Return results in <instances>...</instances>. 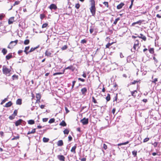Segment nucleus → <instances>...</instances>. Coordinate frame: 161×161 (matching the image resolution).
I'll return each mask as SVG.
<instances>
[{"label": "nucleus", "instance_id": "ddd939ff", "mask_svg": "<svg viewBox=\"0 0 161 161\" xmlns=\"http://www.w3.org/2000/svg\"><path fill=\"white\" fill-rule=\"evenodd\" d=\"M75 68L73 67L72 65H70L65 68V69H69L73 71L75 70Z\"/></svg>", "mask_w": 161, "mask_h": 161}, {"label": "nucleus", "instance_id": "423d86ee", "mask_svg": "<svg viewBox=\"0 0 161 161\" xmlns=\"http://www.w3.org/2000/svg\"><path fill=\"white\" fill-rule=\"evenodd\" d=\"M87 92V89L86 87H84L81 89V92L82 95L85 96L86 95Z\"/></svg>", "mask_w": 161, "mask_h": 161}, {"label": "nucleus", "instance_id": "473e14b6", "mask_svg": "<svg viewBox=\"0 0 161 161\" xmlns=\"http://www.w3.org/2000/svg\"><path fill=\"white\" fill-rule=\"evenodd\" d=\"M38 47V46L37 47H32L31 49L29 51V53H31V52L33 51L36 49H37Z\"/></svg>", "mask_w": 161, "mask_h": 161}, {"label": "nucleus", "instance_id": "2eb2a0df", "mask_svg": "<svg viewBox=\"0 0 161 161\" xmlns=\"http://www.w3.org/2000/svg\"><path fill=\"white\" fill-rule=\"evenodd\" d=\"M14 21V17H11L8 20V23L9 24H12Z\"/></svg>", "mask_w": 161, "mask_h": 161}, {"label": "nucleus", "instance_id": "6ab92c4d", "mask_svg": "<svg viewBox=\"0 0 161 161\" xmlns=\"http://www.w3.org/2000/svg\"><path fill=\"white\" fill-rule=\"evenodd\" d=\"M57 8V6L54 4H51V9H53L55 10H56Z\"/></svg>", "mask_w": 161, "mask_h": 161}, {"label": "nucleus", "instance_id": "a878e982", "mask_svg": "<svg viewBox=\"0 0 161 161\" xmlns=\"http://www.w3.org/2000/svg\"><path fill=\"white\" fill-rule=\"evenodd\" d=\"M106 99L107 102L109 101L110 100V95L109 94H108L107 96L106 97Z\"/></svg>", "mask_w": 161, "mask_h": 161}, {"label": "nucleus", "instance_id": "4d7b16f0", "mask_svg": "<svg viewBox=\"0 0 161 161\" xmlns=\"http://www.w3.org/2000/svg\"><path fill=\"white\" fill-rule=\"evenodd\" d=\"M110 46V43H108L106 45V48H109V47Z\"/></svg>", "mask_w": 161, "mask_h": 161}, {"label": "nucleus", "instance_id": "39448f33", "mask_svg": "<svg viewBox=\"0 0 161 161\" xmlns=\"http://www.w3.org/2000/svg\"><path fill=\"white\" fill-rule=\"evenodd\" d=\"M80 122L82 123L83 125H86L88 123V119L84 118L80 120Z\"/></svg>", "mask_w": 161, "mask_h": 161}, {"label": "nucleus", "instance_id": "6e6552de", "mask_svg": "<svg viewBox=\"0 0 161 161\" xmlns=\"http://www.w3.org/2000/svg\"><path fill=\"white\" fill-rule=\"evenodd\" d=\"M77 147V144H75V146L73 147L71 149V152L75 154L76 153L75 150Z\"/></svg>", "mask_w": 161, "mask_h": 161}, {"label": "nucleus", "instance_id": "7c9ffc66", "mask_svg": "<svg viewBox=\"0 0 161 161\" xmlns=\"http://www.w3.org/2000/svg\"><path fill=\"white\" fill-rule=\"evenodd\" d=\"M137 151H133L132 152V155H133L134 157H136L137 156Z\"/></svg>", "mask_w": 161, "mask_h": 161}, {"label": "nucleus", "instance_id": "f8f14e48", "mask_svg": "<svg viewBox=\"0 0 161 161\" xmlns=\"http://www.w3.org/2000/svg\"><path fill=\"white\" fill-rule=\"evenodd\" d=\"M23 121V120L21 119H19L15 122V125L17 126L21 124V122Z\"/></svg>", "mask_w": 161, "mask_h": 161}, {"label": "nucleus", "instance_id": "864d4df0", "mask_svg": "<svg viewBox=\"0 0 161 161\" xmlns=\"http://www.w3.org/2000/svg\"><path fill=\"white\" fill-rule=\"evenodd\" d=\"M78 80H80L82 82H84L85 81V80L83 79H82V78H78Z\"/></svg>", "mask_w": 161, "mask_h": 161}, {"label": "nucleus", "instance_id": "1a4fd4ad", "mask_svg": "<svg viewBox=\"0 0 161 161\" xmlns=\"http://www.w3.org/2000/svg\"><path fill=\"white\" fill-rule=\"evenodd\" d=\"M130 92L131 95L134 97H136L138 92L136 90L131 91Z\"/></svg>", "mask_w": 161, "mask_h": 161}, {"label": "nucleus", "instance_id": "c9c22d12", "mask_svg": "<svg viewBox=\"0 0 161 161\" xmlns=\"http://www.w3.org/2000/svg\"><path fill=\"white\" fill-rule=\"evenodd\" d=\"M19 135H17V136H14V137L11 139L12 140H14L18 139L19 138Z\"/></svg>", "mask_w": 161, "mask_h": 161}, {"label": "nucleus", "instance_id": "13d9d810", "mask_svg": "<svg viewBox=\"0 0 161 161\" xmlns=\"http://www.w3.org/2000/svg\"><path fill=\"white\" fill-rule=\"evenodd\" d=\"M75 82H76V81L75 80L73 81H72V88H74Z\"/></svg>", "mask_w": 161, "mask_h": 161}, {"label": "nucleus", "instance_id": "2f4dec72", "mask_svg": "<svg viewBox=\"0 0 161 161\" xmlns=\"http://www.w3.org/2000/svg\"><path fill=\"white\" fill-rule=\"evenodd\" d=\"M69 130L67 129H65L64 130V133L65 134H68L69 133Z\"/></svg>", "mask_w": 161, "mask_h": 161}, {"label": "nucleus", "instance_id": "9d476101", "mask_svg": "<svg viewBox=\"0 0 161 161\" xmlns=\"http://www.w3.org/2000/svg\"><path fill=\"white\" fill-rule=\"evenodd\" d=\"M36 102L39 101L40 102V99L41 98V95L40 93H36Z\"/></svg>", "mask_w": 161, "mask_h": 161}, {"label": "nucleus", "instance_id": "de8ad7c7", "mask_svg": "<svg viewBox=\"0 0 161 161\" xmlns=\"http://www.w3.org/2000/svg\"><path fill=\"white\" fill-rule=\"evenodd\" d=\"M149 140V138H148V137L144 139V140L143 141V142H148Z\"/></svg>", "mask_w": 161, "mask_h": 161}, {"label": "nucleus", "instance_id": "8fccbe9b", "mask_svg": "<svg viewBox=\"0 0 161 161\" xmlns=\"http://www.w3.org/2000/svg\"><path fill=\"white\" fill-rule=\"evenodd\" d=\"M158 144V142H155L153 143V145L154 147H157Z\"/></svg>", "mask_w": 161, "mask_h": 161}, {"label": "nucleus", "instance_id": "c756f323", "mask_svg": "<svg viewBox=\"0 0 161 161\" xmlns=\"http://www.w3.org/2000/svg\"><path fill=\"white\" fill-rule=\"evenodd\" d=\"M29 48H30L29 46L26 47L25 48L24 52L26 54H27L29 53L27 52V51H28L29 49Z\"/></svg>", "mask_w": 161, "mask_h": 161}, {"label": "nucleus", "instance_id": "5701e85b", "mask_svg": "<svg viewBox=\"0 0 161 161\" xmlns=\"http://www.w3.org/2000/svg\"><path fill=\"white\" fill-rule=\"evenodd\" d=\"M129 142V141H127L125 142L122 143H120L118 144V146H120L122 145H125L126 144H128Z\"/></svg>", "mask_w": 161, "mask_h": 161}, {"label": "nucleus", "instance_id": "338daca9", "mask_svg": "<svg viewBox=\"0 0 161 161\" xmlns=\"http://www.w3.org/2000/svg\"><path fill=\"white\" fill-rule=\"evenodd\" d=\"M115 111H116V109L115 108H114L112 110V112L114 114Z\"/></svg>", "mask_w": 161, "mask_h": 161}, {"label": "nucleus", "instance_id": "0e129e2a", "mask_svg": "<svg viewBox=\"0 0 161 161\" xmlns=\"http://www.w3.org/2000/svg\"><path fill=\"white\" fill-rule=\"evenodd\" d=\"M65 109L66 111V113H68L69 112V111L68 110V109L67 107H65Z\"/></svg>", "mask_w": 161, "mask_h": 161}, {"label": "nucleus", "instance_id": "3c124183", "mask_svg": "<svg viewBox=\"0 0 161 161\" xmlns=\"http://www.w3.org/2000/svg\"><path fill=\"white\" fill-rule=\"evenodd\" d=\"M103 147L105 150H106L107 149V146L106 144H103Z\"/></svg>", "mask_w": 161, "mask_h": 161}, {"label": "nucleus", "instance_id": "58836bf2", "mask_svg": "<svg viewBox=\"0 0 161 161\" xmlns=\"http://www.w3.org/2000/svg\"><path fill=\"white\" fill-rule=\"evenodd\" d=\"M92 101L94 103H97V102L96 101V99H95L94 97L93 96L92 97Z\"/></svg>", "mask_w": 161, "mask_h": 161}, {"label": "nucleus", "instance_id": "37998d69", "mask_svg": "<svg viewBox=\"0 0 161 161\" xmlns=\"http://www.w3.org/2000/svg\"><path fill=\"white\" fill-rule=\"evenodd\" d=\"M103 4L107 7L108 8L109 7L108 3V2H104L103 3Z\"/></svg>", "mask_w": 161, "mask_h": 161}, {"label": "nucleus", "instance_id": "a19ab883", "mask_svg": "<svg viewBox=\"0 0 161 161\" xmlns=\"http://www.w3.org/2000/svg\"><path fill=\"white\" fill-rule=\"evenodd\" d=\"M8 101V98H5L4 99H3L2 102L1 103V104L2 105L3 103H5L6 101Z\"/></svg>", "mask_w": 161, "mask_h": 161}, {"label": "nucleus", "instance_id": "a18cd8bd", "mask_svg": "<svg viewBox=\"0 0 161 161\" xmlns=\"http://www.w3.org/2000/svg\"><path fill=\"white\" fill-rule=\"evenodd\" d=\"M87 42V41L85 39L81 40L80 43L82 44L86 43Z\"/></svg>", "mask_w": 161, "mask_h": 161}, {"label": "nucleus", "instance_id": "393cba45", "mask_svg": "<svg viewBox=\"0 0 161 161\" xmlns=\"http://www.w3.org/2000/svg\"><path fill=\"white\" fill-rule=\"evenodd\" d=\"M28 124L30 125H33L35 123V121L31 119L28 121Z\"/></svg>", "mask_w": 161, "mask_h": 161}, {"label": "nucleus", "instance_id": "0eeeda50", "mask_svg": "<svg viewBox=\"0 0 161 161\" xmlns=\"http://www.w3.org/2000/svg\"><path fill=\"white\" fill-rule=\"evenodd\" d=\"M58 159L60 161H65V157L63 155H58Z\"/></svg>", "mask_w": 161, "mask_h": 161}, {"label": "nucleus", "instance_id": "f03ea898", "mask_svg": "<svg viewBox=\"0 0 161 161\" xmlns=\"http://www.w3.org/2000/svg\"><path fill=\"white\" fill-rule=\"evenodd\" d=\"M18 41L16 40L14 41H11L8 46V48L11 49L15 46L17 43Z\"/></svg>", "mask_w": 161, "mask_h": 161}, {"label": "nucleus", "instance_id": "c85d7f7f", "mask_svg": "<svg viewBox=\"0 0 161 161\" xmlns=\"http://www.w3.org/2000/svg\"><path fill=\"white\" fill-rule=\"evenodd\" d=\"M149 52L150 53L153 54L154 53V49L153 48H151L149 49Z\"/></svg>", "mask_w": 161, "mask_h": 161}, {"label": "nucleus", "instance_id": "09e8293b", "mask_svg": "<svg viewBox=\"0 0 161 161\" xmlns=\"http://www.w3.org/2000/svg\"><path fill=\"white\" fill-rule=\"evenodd\" d=\"M17 109H15L14 112L13 114L14 116H16L17 115Z\"/></svg>", "mask_w": 161, "mask_h": 161}, {"label": "nucleus", "instance_id": "6e6d98bb", "mask_svg": "<svg viewBox=\"0 0 161 161\" xmlns=\"http://www.w3.org/2000/svg\"><path fill=\"white\" fill-rule=\"evenodd\" d=\"M45 17V15L43 14H42L40 15V18L41 19H43L44 17Z\"/></svg>", "mask_w": 161, "mask_h": 161}, {"label": "nucleus", "instance_id": "aec40b11", "mask_svg": "<svg viewBox=\"0 0 161 161\" xmlns=\"http://www.w3.org/2000/svg\"><path fill=\"white\" fill-rule=\"evenodd\" d=\"M90 2L91 3V6H95V0H90Z\"/></svg>", "mask_w": 161, "mask_h": 161}, {"label": "nucleus", "instance_id": "20e7f679", "mask_svg": "<svg viewBox=\"0 0 161 161\" xmlns=\"http://www.w3.org/2000/svg\"><path fill=\"white\" fill-rule=\"evenodd\" d=\"M90 12L93 16H95L96 14V8L95 6H91L90 8Z\"/></svg>", "mask_w": 161, "mask_h": 161}, {"label": "nucleus", "instance_id": "603ef678", "mask_svg": "<svg viewBox=\"0 0 161 161\" xmlns=\"http://www.w3.org/2000/svg\"><path fill=\"white\" fill-rule=\"evenodd\" d=\"M19 3V1H15L14 3V4L13 5V6H15V5H18Z\"/></svg>", "mask_w": 161, "mask_h": 161}, {"label": "nucleus", "instance_id": "4c0bfd02", "mask_svg": "<svg viewBox=\"0 0 161 161\" xmlns=\"http://www.w3.org/2000/svg\"><path fill=\"white\" fill-rule=\"evenodd\" d=\"M140 80H139L138 81L135 80L133 82H131L130 83V84L131 85L135 84L136 83H138L139 82H140Z\"/></svg>", "mask_w": 161, "mask_h": 161}, {"label": "nucleus", "instance_id": "c03bdc74", "mask_svg": "<svg viewBox=\"0 0 161 161\" xmlns=\"http://www.w3.org/2000/svg\"><path fill=\"white\" fill-rule=\"evenodd\" d=\"M80 7V5L79 3H77L75 5V8H76L77 9H79Z\"/></svg>", "mask_w": 161, "mask_h": 161}, {"label": "nucleus", "instance_id": "9b49d317", "mask_svg": "<svg viewBox=\"0 0 161 161\" xmlns=\"http://www.w3.org/2000/svg\"><path fill=\"white\" fill-rule=\"evenodd\" d=\"M140 36H138V37L142 39L144 41H145L147 40L146 37L142 34H140Z\"/></svg>", "mask_w": 161, "mask_h": 161}, {"label": "nucleus", "instance_id": "49530a36", "mask_svg": "<svg viewBox=\"0 0 161 161\" xmlns=\"http://www.w3.org/2000/svg\"><path fill=\"white\" fill-rule=\"evenodd\" d=\"M15 117V116H14V115L12 114V115L9 116V119H10L11 120H12V119H14V118Z\"/></svg>", "mask_w": 161, "mask_h": 161}, {"label": "nucleus", "instance_id": "774afa93", "mask_svg": "<svg viewBox=\"0 0 161 161\" xmlns=\"http://www.w3.org/2000/svg\"><path fill=\"white\" fill-rule=\"evenodd\" d=\"M81 161H86V158H83L80 159Z\"/></svg>", "mask_w": 161, "mask_h": 161}, {"label": "nucleus", "instance_id": "4468645a", "mask_svg": "<svg viewBox=\"0 0 161 161\" xmlns=\"http://www.w3.org/2000/svg\"><path fill=\"white\" fill-rule=\"evenodd\" d=\"M124 5L125 4L124 3H121L117 6V8L118 9H120L122 8Z\"/></svg>", "mask_w": 161, "mask_h": 161}, {"label": "nucleus", "instance_id": "412c9836", "mask_svg": "<svg viewBox=\"0 0 161 161\" xmlns=\"http://www.w3.org/2000/svg\"><path fill=\"white\" fill-rule=\"evenodd\" d=\"M12 57V55L11 53H9L6 56V58L7 60H9Z\"/></svg>", "mask_w": 161, "mask_h": 161}, {"label": "nucleus", "instance_id": "5fc2aeb1", "mask_svg": "<svg viewBox=\"0 0 161 161\" xmlns=\"http://www.w3.org/2000/svg\"><path fill=\"white\" fill-rule=\"evenodd\" d=\"M47 25V23H45L43 24L42 26V28H44L46 27Z\"/></svg>", "mask_w": 161, "mask_h": 161}, {"label": "nucleus", "instance_id": "a211bd4d", "mask_svg": "<svg viewBox=\"0 0 161 161\" xmlns=\"http://www.w3.org/2000/svg\"><path fill=\"white\" fill-rule=\"evenodd\" d=\"M66 124L64 120H62L61 122L59 124V125L64 127L66 126Z\"/></svg>", "mask_w": 161, "mask_h": 161}, {"label": "nucleus", "instance_id": "052dcab7", "mask_svg": "<svg viewBox=\"0 0 161 161\" xmlns=\"http://www.w3.org/2000/svg\"><path fill=\"white\" fill-rule=\"evenodd\" d=\"M158 81V79L155 78L154 79V80L152 81V83H154L156 84V82Z\"/></svg>", "mask_w": 161, "mask_h": 161}, {"label": "nucleus", "instance_id": "b1692460", "mask_svg": "<svg viewBox=\"0 0 161 161\" xmlns=\"http://www.w3.org/2000/svg\"><path fill=\"white\" fill-rule=\"evenodd\" d=\"M17 104L20 105L22 103V100L20 99H18L17 100L16 102Z\"/></svg>", "mask_w": 161, "mask_h": 161}, {"label": "nucleus", "instance_id": "680f3d73", "mask_svg": "<svg viewBox=\"0 0 161 161\" xmlns=\"http://www.w3.org/2000/svg\"><path fill=\"white\" fill-rule=\"evenodd\" d=\"M72 139V138L70 136H68V140L69 141H71Z\"/></svg>", "mask_w": 161, "mask_h": 161}, {"label": "nucleus", "instance_id": "72a5a7b5", "mask_svg": "<svg viewBox=\"0 0 161 161\" xmlns=\"http://www.w3.org/2000/svg\"><path fill=\"white\" fill-rule=\"evenodd\" d=\"M2 52L3 53V54L5 55L7 53V51L6 49L3 48L2 50Z\"/></svg>", "mask_w": 161, "mask_h": 161}, {"label": "nucleus", "instance_id": "f257e3e1", "mask_svg": "<svg viewBox=\"0 0 161 161\" xmlns=\"http://www.w3.org/2000/svg\"><path fill=\"white\" fill-rule=\"evenodd\" d=\"M140 43L138 40L136 39L134 40V44L133 48L135 50H138L140 48Z\"/></svg>", "mask_w": 161, "mask_h": 161}, {"label": "nucleus", "instance_id": "4be33fe9", "mask_svg": "<svg viewBox=\"0 0 161 161\" xmlns=\"http://www.w3.org/2000/svg\"><path fill=\"white\" fill-rule=\"evenodd\" d=\"M142 21L141 20H140L137 21L136 22L133 23L132 24V26H134L136 24H139V25H140L142 23Z\"/></svg>", "mask_w": 161, "mask_h": 161}, {"label": "nucleus", "instance_id": "bb28decb", "mask_svg": "<svg viewBox=\"0 0 161 161\" xmlns=\"http://www.w3.org/2000/svg\"><path fill=\"white\" fill-rule=\"evenodd\" d=\"M36 132V129H33L31 131H29V132L27 133V135H29L30 134H34Z\"/></svg>", "mask_w": 161, "mask_h": 161}, {"label": "nucleus", "instance_id": "bf43d9fd", "mask_svg": "<svg viewBox=\"0 0 161 161\" xmlns=\"http://www.w3.org/2000/svg\"><path fill=\"white\" fill-rule=\"evenodd\" d=\"M48 119V118H44L43 119L42 121L43 122H46L47 121Z\"/></svg>", "mask_w": 161, "mask_h": 161}, {"label": "nucleus", "instance_id": "e2e57ef3", "mask_svg": "<svg viewBox=\"0 0 161 161\" xmlns=\"http://www.w3.org/2000/svg\"><path fill=\"white\" fill-rule=\"evenodd\" d=\"M93 31H94V29L93 28H91L90 29V32L91 34H92V32H93Z\"/></svg>", "mask_w": 161, "mask_h": 161}, {"label": "nucleus", "instance_id": "e433bc0d", "mask_svg": "<svg viewBox=\"0 0 161 161\" xmlns=\"http://www.w3.org/2000/svg\"><path fill=\"white\" fill-rule=\"evenodd\" d=\"M30 42V40L29 39H26L24 41V44L25 45H26L29 44Z\"/></svg>", "mask_w": 161, "mask_h": 161}, {"label": "nucleus", "instance_id": "f3484780", "mask_svg": "<svg viewBox=\"0 0 161 161\" xmlns=\"http://www.w3.org/2000/svg\"><path fill=\"white\" fill-rule=\"evenodd\" d=\"M64 143L62 140L58 141L57 142V145L58 146H61L63 145Z\"/></svg>", "mask_w": 161, "mask_h": 161}, {"label": "nucleus", "instance_id": "69168bd1", "mask_svg": "<svg viewBox=\"0 0 161 161\" xmlns=\"http://www.w3.org/2000/svg\"><path fill=\"white\" fill-rule=\"evenodd\" d=\"M153 59L154 60V61L156 62V63L158 62V60L155 57H153Z\"/></svg>", "mask_w": 161, "mask_h": 161}, {"label": "nucleus", "instance_id": "7ed1b4c3", "mask_svg": "<svg viewBox=\"0 0 161 161\" xmlns=\"http://www.w3.org/2000/svg\"><path fill=\"white\" fill-rule=\"evenodd\" d=\"M3 74L7 75L10 72L11 70L7 68L6 66L4 65L3 66Z\"/></svg>", "mask_w": 161, "mask_h": 161}, {"label": "nucleus", "instance_id": "79ce46f5", "mask_svg": "<svg viewBox=\"0 0 161 161\" xmlns=\"http://www.w3.org/2000/svg\"><path fill=\"white\" fill-rule=\"evenodd\" d=\"M68 48V46L67 45H64L61 48V49L63 50H65L67 49Z\"/></svg>", "mask_w": 161, "mask_h": 161}, {"label": "nucleus", "instance_id": "ea45409f", "mask_svg": "<svg viewBox=\"0 0 161 161\" xmlns=\"http://www.w3.org/2000/svg\"><path fill=\"white\" fill-rule=\"evenodd\" d=\"M12 79L13 80H17L18 79V76L15 75H14L12 76Z\"/></svg>", "mask_w": 161, "mask_h": 161}, {"label": "nucleus", "instance_id": "cd10ccee", "mask_svg": "<svg viewBox=\"0 0 161 161\" xmlns=\"http://www.w3.org/2000/svg\"><path fill=\"white\" fill-rule=\"evenodd\" d=\"M119 20H120V18L119 17H118L116 19L113 23V24L115 25H116L117 24L118 21Z\"/></svg>", "mask_w": 161, "mask_h": 161}, {"label": "nucleus", "instance_id": "f704fd0d", "mask_svg": "<svg viewBox=\"0 0 161 161\" xmlns=\"http://www.w3.org/2000/svg\"><path fill=\"white\" fill-rule=\"evenodd\" d=\"M49 138H47L46 137H43V141L44 142H47L49 141Z\"/></svg>", "mask_w": 161, "mask_h": 161}, {"label": "nucleus", "instance_id": "dca6fc26", "mask_svg": "<svg viewBox=\"0 0 161 161\" xmlns=\"http://www.w3.org/2000/svg\"><path fill=\"white\" fill-rule=\"evenodd\" d=\"M12 104V103L11 101H9L8 103H6L4 107H10Z\"/></svg>", "mask_w": 161, "mask_h": 161}]
</instances>
